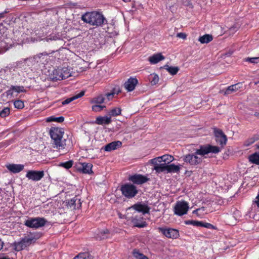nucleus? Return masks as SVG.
<instances>
[{
	"mask_svg": "<svg viewBox=\"0 0 259 259\" xmlns=\"http://www.w3.org/2000/svg\"><path fill=\"white\" fill-rule=\"evenodd\" d=\"M46 56L47 57V53H41V54H39L37 55L38 57L40 58L41 56Z\"/></svg>",
	"mask_w": 259,
	"mask_h": 259,
	"instance_id": "4d7b16f0",
	"label": "nucleus"
},
{
	"mask_svg": "<svg viewBox=\"0 0 259 259\" xmlns=\"http://www.w3.org/2000/svg\"><path fill=\"white\" fill-rule=\"evenodd\" d=\"M122 143L120 141H114L107 144L105 147L104 150L106 151H111L117 149V147H120Z\"/></svg>",
	"mask_w": 259,
	"mask_h": 259,
	"instance_id": "4be33fe9",
	"label": "nucleus"
},
{
	"mask_svg": "<svg viewBox=\"0 0 259 259\" xmlns=\"http://www.w3.org/2000/svg\"><path fill=\"white\" fill-rule=\"evenodd\" d=\"M253 202L257 206L258 208H259V192H258L257 195L255 198V200L253 201Z\"/></svg>",
	"mask_w": 259,
	"mask_h": 259,
	"instance_id": "5fc2aeb1",
	"label": "nucleus"
},
{
	"mask_svg": "<svg viewBox=\"0 0 259 259\" xmlns=\"http://www.w3.org/2000/svg\"><path fill=\"white\" fill-rule=\"evenodd\" d=\"M140 259H148V258L145 255L143 256L142 257L140 258Z\"/></svg>",
	"mask_w": 259,
	"mask_h": 259,
	"instance_id": "680f3d73",
	"label": "nucleus"
},
{
	"mask_svg": "<svg viewBox=\"0 0 259 259\" xmlns=\"http://www.w3.org/2000/svg\"><path fill=\"white\" fill-rule=\"evenodd\" d=\"M180 167L179 165H176L174 164H170L167 165V173L176 172L178 173L180 170Z\"/></svg>",
	"mask_w": 259,
	"mask_h": 259,
	"instance_id": "2f4dec72",
	"label": "nucleus"
},
{
	"mask_svg": "<svg viewBox=\"0 0 259 259\" xmlns=\"http://www.w3.org/2000/svg\"><path fill=\"white\" fill-rule=\"evenodd\" d=\"M151 162L154 165V169L156 170V172L160 173L162 172H167V164L166 163H161V160L156 161V162L151 159Z\"/></svg>",
	"mask_w": 259,
	"mask_h": 259,
	"instance_id": "dca6fc26",
	"label": "nucleus"
},
{
	"mask_svg": "<svg viewBox=\"0 0 259 259\" xmlns=\"http://www.w3.org/2000/svg\"><path fill=\"white\" fill-rule=\"evenodd\" d=\"M254 116L259 118V112H255Z\"/></svg>",
	"mask_w": 259,
	"mask_h": 259,
	"instance_id": "052dcab7",
	"label": "nucleus"
},
{
	"mask_svg": "<svg viewBox=\"0 0 259 259\" xmlns=\"http://www.w3.org/2000/svg\"><path fill=\"white\" fill-rule=\"evenodd\" d=\"M44 175L43 171L28 170L26 177L30 180L38 181L44 177Z\"/></svg>",
	"mask_w": 259,
	"mask_h": 259,
	"instance_id": "4468645a",
	"label": "nucleus"
},
{
	"mask_svg": "<svg viewBox=\"0 0 259 259\" xmlns=\"http://www.w3.org/2000/svg\"><path fill=\"white\" fill-rule=\"evenodd\" d=\"M131 208L138 212H142L143 214L148 213L150 210V208L147 205L142 204L141 202L135 204L132 206Z\"/></svg>",
	"mask_w": 259,
	"mask_h": 259,
	"instance_id": "f3484780",
	"label": "nucleus"
},
{
	"mask_svg": "<svg viewBox=\"0 0 259 259\" xmlns=\"http://www.w3.org/2000/svg\"><path fill=\"white\" fill-rule=\"evenodd\" d=\"M41 40H46L47 41H48V39L47 37H45V38H41Z\"/></svg>",
	"mask_w": 259,
	"mask_h": 259,
	"instance_id": "e2e57ef3",
	"label": "nucleus"
},
{
	"mask_svg": "<svg viewBox=\"0 0 259 259\" xmlns=\"http://www.w3.org/2000/svg\"><path fill=\"white\" fill-rule=\"evenodd\" d=\"M73 164V161L72 160H70L65 162H61L59 164V166H62L66 169H69L72 166Z\"/></svg>",
	"mask_w": 259,
	"mask_h": 259,
	"instance_id": "4c0bfd02",
	"label": "nucleus"
},
{
	"mask_svg": "<svg viewBox=\"0 0 259 259\" xmlns=\"http://www.w3.org/2000/svg\"><path fill=\"white\" fill-rule=\"evenodd\" d=\"M22 241L24 244L25 247L30 246L31 244L34 243L36 238L32 235H28L22 238Z\"/></svg>",
	"mask_w": 259,
	"mask_h": 259,
	"instance_id": "393cba45",
	"label": "nucleus"
},
{
	"mask_svg": "<svg viewBox=\"0 0 259 259\" xmlns=\"http://www.w3.org/2000/svg\"><path fill=\"white\" fill-rule=\"evenodd\" d=\"M10 113V108L8 107H5L2 110L0 111V116L2 118L8 116Z\"/></svg>",
	"mask_w": 259,
	"mask_h": 259,
	"instance_id": "58836bf2",
	"label": "nucleus"
},
{
	"mask_svg": "<svg viewBox=\"0 0 259 259\" xmlns=\"http://www.w3.org/2000/svg\"><path fill=\"white\" fill-rule=\"evenodd\" d=\"M81 255H82V256H83V255L84 256V254H78L77 255L75 256L73 259H80V257H82ZM85 255H86L85 254Z\"/></svg>",
	"mask_w": 259,
	"mask_h": 259,
	"instance_id": "6e6d98bb",
	"label": "nucleus"
},
{
	"mask_svg": "<svg viewBox=\"0 0 259 259\" xmlns=\"http://www.w3.org/2000/svg\"><path fill=\"white\" fill-rule=\"evenodd\" d=\"M163 68L166 69L171 75H176L179 70V68L177 66H169L166 64L163 66Z\"/></svg>",
	"mask_w": 259,
	"mask_h": 259,
	"instance_id": "c756f323",
	"label": "nucleus"
},
{
	"mask_svg": "<svg viewBox=\"0 0 259 259\" xmlns=\"http://www.w3.org/2000/svg\"><path fill=\"white\" fill-rule=\"evenodd\" d=\"M188 209V203L185 201H177L174 207L175 213L179 216L186 214Z\"/></svg>",
	"mask_w": 259,
	"mask_h": 259,
	"instance_id": "6e6552de",
	"label": "nucleus"
},
{
	"mask_svg": "<svg viewBox=\"0 0 259 259\" xmlns=\"http://www.w3.org/2000/svg\"><path fill=\"white\" fill-rule=\"evenodd\" d=\"M173 159L174 158L172 156L169 155H164L162 156L153 158L152 159V160L155 161V162H156V161L161 160L162 162H163V163H166V162L169 163L170 162H171L173 160Z\"/></svg>",
	"mask_w": 259,
	"mask_h": 259,
	"instance_id": "bb28decb",
	"label": "nucleus"
},
{
	"mask_svg": "<svg viewBox=\"0 0 259 259\" xmlns=\"http://www.w3.org/2000/svg\"><path fill=\"white\" fill-rule=\"evenodd\" d=\"M221 151L220 148L216 146L209 144L200 145L199 148L193 153H189L183 156V160L187 164L192 166L200 165L203 161V157L206 158V155L209 153L217 154Z\"/></svg>",
	"mask_w": 259,
	"mask_h": 259,
	"instance_id": "f257e3e1",
	"label": "nucleus"
},
{
	"mask_svg": "<svg viewBox=\"0 0 259 259\" xmlns=\"http://www.w3.org/2000/svg\"><path fill=\"white\" fill-rule=\"evenodd\" d=\"M214 134L215 137L216 142L218 143H219L222 147L226 144L227 138L222 130L215 128L214 130Z\"/></svg>",
	"mask_w": 259,
	"mask_h": 259,
	"instance_id": "ddd939ff",
	"label": "nucleus"
},
{
	"mask_svg": "<svg viewBox=\"0 0 259 259\" xmlns=\"http://www.w3.org/2000/svg\"><path fill=\"white\" fill-rule=\"evenodd\" d=\"M111 122V117L108 116H98L95 120V123L99 125L109 124Z\"/></svg>",
	"mask_w": 259,
	"mask_h": 259,
	"instance_id": "5701e85b",
	"label": "nucleus"
},
{
	"mask_svg": "<svg viewBox=\"0 0 259 259\" xmlns=\"http://www.w3.org/2000/svg\"><path fill=\"white\" fill-rule=\"evenodd\" d=\"M79 254H85L86 255H83V257H80V259H92V256L89 254L88 253L83 252L80 253ZM83 257V256H82Z\"/></svg>",
	"mask_w": 259,
	"mask_h": 259,
	"instance_id": "8fccbe9b",
	"label": "nucleus"
},
{
	"mask_svg": "<svg viewBox=\"0 0 259 259\" xmlns=\"http://www.w3.org/2000/svg\"><path fill=\"white\" fill-rule=\"evenodd\" d=\"M213 39V37L211 34H204L203 36H200L198 40L201 44H207L212 41Z\"/></svg>",
	"mask_w": 259,
	"mask_h": 259,
	"instance_id": "7c9ffc66",
	"label": "nucleus"
},
{
	"mask_svg": "<svg viewBox=\"0 0 259 259\" xmlns=\"http://www.w3.org/2000/svg\"><path fill=\"white\" fill-rule=\"evenodd\" d=\"M100 233H101V235H102V236L101 237L102 239H105V238H107V237H106V236L105 237V236H104V235L109 234V231L108 229H105V230H103V231L101 232Z\"/></svg>",
	"mask_w": 259,
	"mask_h": 259,
	"instance_id": "3c124183",
	"label": "nucleus"
},
{
	"mask_svg": "<svg viewBox=\"0 0 259 259\" xmlns=\"http://www.w3.org/2000/svg\"><path fill=\"white\" fill-rule=\"evenodd\" d=\"M143 218L138 219L137 217H134L132 219L131 222L134 227L139 228L145 227L147 226V223L145 221H143Z\"/></svg>",
	"mask_w": 259,
	"mask_h": 259,
	"instance_id": "412c9836",
	"label": "nucleus"
},
{
	"mask_svg": "<svg viewBox=\"0 0 259 259\" xmlns=\"http://www.w3.org/2000/svg\"><path fill=\"white\" fill-rule=\"evenodd\" d=\"M64 130L63 128L52 127L50 129L51 144L54 148L63 149L66 146V140L63 139Z\"/></svg>",
	"mask_w": 259,
	"mask_h": 259,
	"instance_id": "7ed1b4c3",
	"label": "nucleus"
},
{
	"mask_svg": "<svg viewBox=\"0 0 259 259\" xmlns=\"http://www.w3.org/2000/svg\"><path fill=\"white\" fill-rule=\"evenodd\" d=\"M81 19L84 22L96 27L102 26L108 23L103 14L97 11L85 13L81 16Z\"/></svg>",
	"mask_w": 259,
	"mask_h": 259,
	"instance_id": "f03ea898",
	"label": "nucleus"
},
{
	"mask_svg": "<svg viewBox=\"0 0 259 259\" xmlns=\"http://www.w3.org/2000/svg\"><path fill=\"white\" fill-rule=\"evenodd\" d=\"M138 83V80L136 77H131L124 83V87L127 92H132Z\"/></svg>",
	"mask_w": 259,
	"mask_h": 259,
	"instance_id": "2eb2a0df",
	"label": "nucleus"
},
{
	"mask_svg": "<svg viewBox=\"0 0 259 259\" xmlns=\"http://www.w3.org/2000/svg\"><path fill=\"white\" fill-rule=\"evenodd\" d=\"M6 167L11 172L16 174L22 171L24 169V165L20 164H9Z\"/></svg>",
	"mask_w": 259,
	"mask_h": 259,
	"instance_id": "6ab92c4d",
	"label": "nucleus"
},
{
	"mask_svg": "<svg viewBox=\"0 0 259 259\" xmlns=\"http://www.w3.org/2000/svg\"><path fill=\"white\" fill-rule=\"evenodd\" d=\"M245 60L251 63L256 64L259 62V57L247 58L245 59Z\"/></svg>",
	"mask_w": 259,
	"mask_h": 259,
	"instance_id": "a18cd8bd",
	"label": "nucleus"
},
{
	"mask_svg": "<svg viewBox=\"0 0 259 259\" xmlns=\"http://www.w3.org/2000/svg\"><path fill=\"white\" fill-rule=\"evenodd\" d=\"M133 255L137 259H140L143 256H145L143 254L140 253L138 250L134 249L133 250Z\"/></svg>",
	"mask_w": 259,
	"mask_h": 259,
	"instance_id": "c03bdc74",
	"label": "nucleus"
},
{
	"mask_svg": "<svg viewBox=\"0 0 259 259\" xmlns=\"http://www.w3.org/2000/svg\"><path fill=\"white\" fill-rule=\"evenodd\" d=\"M71 75L70 70L67 67L58 68L53 70L50 78L53 80H60L66 79Z\"/></svg>",
	"mask_w": 259,
	"mask_h": 259,
	"instance_id": "423d86ee",
	"label": "nucleus"
},
{
	"mask_svg": "<svg viewBox=\"0 0 259 259\" xmlns=\"http://www.w3.org/2000/svg\"><path fill=\"white\" fill-rule=\"evenodd\" d=\"M200 227H205L206 228L211 229H217V228L213 225H212L210 223H204L201 221Z\"/></svg>",
	"mask_w": 259,
	"mask_h": 259,
	"instance_id": "37998d69",
	"label": "nucleus"
},
{
	"mask_svg": "<svg viewBox=\"0 0 259 259\" xmlns=\"http://www.w3.org/2000/svg\"><path fill=\"white\" fill-rule=\"evenodd\" d=\"M204 210V207H202L201 208H198L196 210L193 211V214H196L198 217H201V214L199 213L201 211H203Z\"/></svg>",
	"mask_w": 259,
	"mask_h": 259,
	"instance_id": "de8ad7c7",
	"label": "nucleus"
},
{
	"mask_svg": "<svg viewBox=\"0 0 259 259\" xmlns=\"http://www.w3.org/2000/svg\"><path fill=\"white\" fill-rule=\"evenodd\" d=\"M185 224L187 225H191L194 226L200 227L201 221L188 220L185 221Z\"/></svg>",
	"mask_w": 259,
	"mask_h": 259,
	"instance_id": "79ce46f5",
	"label": "nucleus"
},
{
	"mask_svg": "<svg viewBox=\"0 0 259 259\" xmlns=\"http://www.w3.org/2000/svg\"><path fill=\"white\" fill-rule=\"evenodd\" d=\"M121 109L120 107H116L112 109L109 112V115L111 116H117L121 115Z\"/></svg>",
	"mask_w": 259,
	"mask_h": 259,
	"instance_id": "72a5a7b5",
	"label": "nucleus"
},
{
	"mask_svg": "<svg viewBox=\"0 0 259 259\" xmlns=\"http://www.w3.org/2000/svg\"><path fill=\"white\" fill-rule=\"evenodd\" d=\"M84 92L83 91H81L79 94H78L71 98H67V99H65V100L62 101L61 102V104L62 105H67V104L70 103L71 102L73 101V100L81 97L82 96H83L84 95Z\"/></svg>",
	"mask_w": 259,
	"mask_h": 259,
	"instance_id": "a878e982",
	"label": "nucleus"
},
{
	"mask_svg": "<svg viewBox=\"0 0 259 259\" xmlns=\"http://www.w3.org/2000/svg\"><path fill=\"white\" fill-rule=\"evenodd\" d=\"M0 259H10V258L8 256H2L0 257Z\"/></svg>",
	"mask_w": 259,
	"mask_h": 259,
	"instance_id": "bf43d9fd",
	"label": "nucleus"
},
{
	"mask_svg": "<svg viewBox=\"0 0 259 259\" xmlns=\"http://www.w3.org/2000/svg\"><path fill=\"white\" fill-rule=\"evenodd\" d=\"M11 246L13 247L14 250L16 251H20L25 248L22 240H21L20 241L14 242L11 244Z\"/></svg>",
	"mask_w": 259,
	"mask_h": 259,
	"instance_id": "cd10ccee",
	"label": "nucleus"
},
{
	"mask_svg": "<svg viewBox=\"0 0 259 259\" xmlns=\"http://www.w3.org/2000/svg\"><path fill=\"white\" fill-rule=\"evenodd\" d=\"M125 3H128L131 1V0H122Z\"/></svg>",
	"mask_w": 259,
	"mask_h": 259,
	"instance_id": "0e129e2a",
	"label": "nucleus"
},
{
	"mask_svg": "<svg viewBox=\"0 0 259 259\" xmlns=\"http://www.w3.org/2000/svg\"><path fill=\"white\" fill-rule=\"evenodd\" d=\"M258 140V138L257 136H253L252 137H251L249 139H248L247 140H246L244 142V145L245 146H249L254 143L256 141Z\"/></svg>",
	"mask_w": 259,
	"mask_h": 259,
	"instance_id": "e433bc0d",
	"label": "nucleus"
},
{
	"mask_svg": "<svg viewBox=\"0 0 259 259\" xmlns=\"http://www.w3.org/2000/svg\"><path fill=\"white\" fill-rule=\"evenodd\" d=\"M120 190L122 195L128 199L135 197L139 192L137 187L131 183H126L121 185Z\"/></svg>",
	"mask_w": 259,
	"mask_h": 259,
	"instance_id": "39448f33",
	"label": "nucleus"
},
{
	"mask_svg": "<svg viewBox=\"0 0 259 259\" xmlns=\"http://www.w3.org/2000/svg\"><path fill=\"white\" fill-rule=\"evenodd\" d=\"M177 36L178 37L182 38L183 39H186L187 35L185 33L180 32V33H177Z\"/></svg>",
	"mask_w": 259,
	"mask_h": 259,
	"instance_id": "09e8293b",
	"label": "nucleus"
},
{
	"mask_svg": "<svg viewBox=\"0 0 259 259\" xmlns=\"http://www.w3.org/2000/svg\"><path fill=\"white\" fill-rule=\"evenodd\" d=\"M11 40L8 38H0V49L2 51L8 50L10 46Z\"/></svg>",
	"mask_w": 259,
	"mask_h": 259,
	"instance_id": "b1692460",
	"label": "nucleus"
},
{
	"mask_svg": "<svg viewBox=\"0 0 259 259\" xmlns=\"http://www.w3.org/2000/svg\"><path fill=\"white\" fill-rule=\"evenodd\" d=\"M256 146L257 148L259 149V143L256 144Z\"/></svg>",
	"mask_w": 259,
	"mask_h": 259,
	"instance_id": "338daca9",
	"label": "nucleus"
},
{
	"mask_svg": "<svg viewBox=\"0 0 259 259\" xmlns=\"http://www.w3.org/2000/svg\"><path fill=\"white\" fill-rule=\"evenodd\" d=\"M50 204H51V207H53L55 209H60L62 204H65L67 208L71 210L79 209L81 206L80 199L77 196L66 201H62L60 200H58L57 199L52 200L50 202Z\"/></svg>",
	"mask_w": 259,
	"mask_h": 259,
	"instance_id": "20e7f679",
	"label": "nucleus"
},
{
	"mask_svg": "<svg viewBox=\"0 0 259 259\" xmlns=\"http://www.w3.org/2000/svg\"><path fill=\"white\" fill-rule=\"evenodd\" d=\"M57 102V103H60V101H58Z\"/></svg>",
	"mask_w": 259,
	"mask_h": 259,
	"instance_id": "774afa93",
	"label": "nucleus"
},
{
	"mask_svg": "<svg viewBox=\"0 0 259 259\" xmlns=\"http://www.w3.org/2000/svg\"><path fill=\"white\" fill-rule=\"evenodd\" d=\"M10 12L9 9H6L4 12L0 13V18H4L5 17V15Z\"/></svg>",
	"mask_w": 259,
	"mask_h": 259,
	"instance_id": "864d4df0",
	"label": "nucleus"
},
{
	"mask_svg": "<svg viewBox=\"0 0 259 259\" xmlns=\"http://www.w3.org/2000/svg\"><path fill=\"white\" fill-rule=\"evenodd\" d=\"M105 100V97L103 95H100L99 96L94 98L92 101V103L101 104L104 102Z\"/></svg>",
	"mask_w": 259,
	"mask_h": 259,
	"instance_id": "473e14b6",
	"label": "nucleus"
},
{
	"mask_svg": "<svg viewBox=\"0 0 259 259\" xmlns=\"http://www.w3.org/2000/svg\"><path fill=\"white\" fill-rule=\"evenodd\" d=\"M92 167L93 165L91 163L79 162L76 165L77 171L85 174H92L93 173Z\"/></svg>",
	"mask_w": 259,
	"mask_h": 259,
	"instance_id": "f8f14e48",
	"label": "nucleus"
},
{
	"mask_svg": "<svg viewBox=\"0 0 259 259\" xmlns=\"http://www.w3.org/2000/svg\"><path fill=\"white\" fill-rule=\"evenodd\" d=\"M158 231L168 238L176 239L179 237V231L175 229L165 227H158Z\"/></svg>",
	"mask_w": 259,
	"mask_h": 259,
	"instance_id": "1a4fd4ad",
	"label": "nucleus"
},
{
	"mask_svg": "<svg viewBox=\"0 0 259 259\" xmlns=\"http://www.w3.org/2000/svg\"><path fill=\"white\" fill-rule=\"evenodd\" d=\"M149 80L152 85H155L158 83L159 77L155 73L151 74L149 76Z\"/></svg>",
	"mask_w": 259,
	"mask_h": 259,
	"instance_id": "f704fd0d",
	"label": "nucleus"
},
{
	"mask_svg": "<svg viewBox=\"0 0 259 259\" xmlns=\"http://www.w3.org/2000/svg\"><path fill=\"white\" fill-rule=\"evenodd\" d=\"M14 105L16 108L17 109H22L24 107L23 102L21 100H17L14 101Z\"/></svg>",
	"mask_w": 259,
	"mask_h": 259,
	"instance_id": "ea45409f",
	"label": "nucleus"
},
{
	"mask_svg": "<svg viewBox=\"0 0 259 259\" xmlns=\"http://www.w3.org/2000/svg\"><path fill=\"white\" fill-rule=\"evenodd\" d=\"M104 108H106V106L101 105H94L92 107V110L95 112H100Z\"/></svg>",
	"mask_w": 259,
	"mask_h": 259,
	"instance_id": "a19ab883",
	"label": "nucleus"
},
{
	"mask_svg": "<svg viewBox=\"0 0 259 259\" xmlns=\"http://www.w3.org/2000/svg\"><path fill=\"white\" fill-rule=\"evenodd\" d=\"M46 223V221L42 218H28L24 222V224L27 227L30 228L37 229L44 226Z\"/></svg>",
	"mask_w": 259,
	"mask_h": 259,
	"instance_id": "0eeeda50",
	"label": "nucleus"
},
{
	"mask_svg": "<svg viewBox=\"0 0 259 259\" xmlns=\"http://www.w3.org/2000/svg\"><path fill=\"white\" fill-rule=\"evenodd\" d=\"M248 159L251 163L259 165V152H255L250 155Z\"/></svg>",
	"mask_w": 259,
	"mask_h": 259,
	"instance_id": "c85d7f7f",
	"label": "nucleus"
},
{
	"mask_svg": "<svg viewBox=\"0 0 259 259\" xmlns=\"http://www.w3.org/2000/svg\"><path fill=\"white\" fill-rule=\"evenodd\" d=\"M242 87V83L238 82L237 83L232 84L229 86L225 91L222 90L221 92L224 93V95L226 96L236 92Z\"/></svg>",
	"mask_w": 259,
	"mask_h": 259,
	"instance_id": "a211bd4d",
	"label": "nucleus"
},
{
	"mask_svg": "<svg viewBox=\"0 0 259 259\" xmlns=\"http://www.w3.org/2000/svg\"><path fill=\"white\" fill-rule=\"evenodd\" d=\"M128 179L134 185H142L149 180V178L147 176L137 174L130 176Z\"/></svg>",
	"mask_w": 259,
	"mask_h": 259,
	"instance_id": "9b49d317",
	"label": "nucleus"
},
{
	"mask_svg": "<svg viewBox=\"0 0 259 259\" xmlns=\"http://www.w3.org/2000/svg\"><path fill=\"white\" fill-rule=\"evenodd\" d=\"M4 245V242L0 239V250L3 248Z\"/></svg>",
	"mask_w": 259,
	"mask_h": 259,
	"instance_id": "13d9d810",
	"label": "nucleus"
},
{
	"mask_svg": "<svg viewBox=\"0 0 259 259\" xmlns=\"http://www.w3.org/2000/svg\"><path fill=\"white\" fill-rule=\"evenodd\" d=\"M26 90L23 86L20 85H11L10 89L5 92L3 96H6L8 99H11L13 97L14 93L19 94L20 93H25Z\"/></svg>",
	"mask_w": 259,
	"mask_h": 259,
	"instance_id": "9d476101",
	"label": "nucleus"
},
{
	"mask_svg": "<svg viewBox=\"0 0 259 259\" xmlns=\"http://www.w3.org/2000/svg\"><path fill=\"white\" fill-rule=\"evenodd\" d=\"M121 90L120 88L119 87L117 86V87H115V88H114L111 91V92H112L113 94L115 95H118L120 93H121Z\"/></svg>",
	"mask_w": 259,
	"mask_h": 259,
	"instance_id": "49530a36",
	"label": "nucleus"
},
{
	"mask_svg": "<svg viewBox=\"0 0 259 259\" xmlns=\"http://www.w3.org/2000/svg\"><path fill=\"white\" fill-rule=\"evenodd\" d=\"M64 121V117L63 116L56 117L55 116H50V122H56L58 123H62Z\"/></svg>",
	"mask_w": 259,
	"mask_h": 259,
	"instance_id": "c9c22d12",
	"label": "nucleus"
},
{
	"mask_svg": "<svg viewBox=\"0 0 259 259\" xmlns=\"http://www.w3.org/2000/svg\"><path fill=\"white\" fill-rule=\"evenodd\" d=\"M165 59L161 53H156L148 58V61L152 64H155Z\"/></svg>",
	"mask_w": 259,
	"mask_h": 259,
	"instance_id": "aec40b11",
	"label": "nucleus"
},
{
	"mask_svg": "<svg viewBox=\"0 0 259 259\" xmlns=\"http://www.w3.org/2000/svg\"><path fill=\"white\" fill-rule=\"evenodd\" d=\"M45 119L47 122H49V117L46 118Z\"/></svg>",
	"mask_w": 259,
	"mask_h": 259,
	"instance_id": "69168bd1",
	"label": "nucleus"
},
{
	"mask_svg": "<svg viewBox=\"0 0 259 259\" xmlns=\"http://www.w3.org/2000/svg\"><path fill=\"white\" fill-rule=\"evenodd\" d=\"M105 96L107 98L108 100L109 101H110V100H111L113 98L114 95L113 94L112 92H110V93L106 94Z\"/></svg>",
	"mask_w": 259,
	"mask_h": 259,
	"instance_id": "603ef678",
	"label": "nucleus"
}]
</instances>
